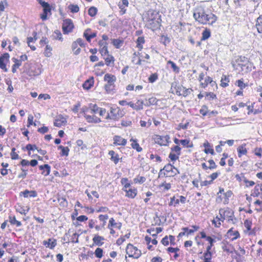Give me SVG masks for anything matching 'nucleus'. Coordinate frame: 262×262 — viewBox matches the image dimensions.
<instances>
[{
	"mask_svg": "<svg viewBox=\"0 0 262 262\" xmlns=\"http://www.w3.org/2000/svg\"><path fill=\"white\" fill-rule=\"evenodd\" d=\"M193 16L194 19L203 25H212L217 20V16L213 14H206L202 6H197L193 10Z\"/></svg>",
	"mask_w": 262,
	"mask_h": 262,
	"instance_id": "1",
	"label": "nucleus"
},
{
	"mask_svg": "<svg viewBox=\"0 0 262 262\" xmlns=\"http://www.w3.org/2000/svg\"><path fill=\"white\" fill-rule=\"evenodd\" d=\"M146 19V26L152 30L158 28L161 21L159 13L153 10L148 11Z\"/></svg>",
	"mask_w": 262,
	"mask_h": 262,
	"instance_id": "2",
	"label": "nucleus"
},
{
	"mask_svg": "<svg viewBox=\"0 0 262 262\" xmlns=\"http://www.w3.org/2000/svg\"><path fill=\"white\" fill-rule=\"evenodd\" d=\"M104 81L107 82L105 85V89L107 93H110L114 90V82L116 80V78L114 75L106 74L104 77Z\"/></svg>",
	"mask_w": 262,
	"mask_h": 262,
	"instance_id": "3",
	"label": "nucleus"
},
{
	"mask_svg": "<svg viewBox=\"0 0 262 262\" xmlns=\"http://www.w3.org/2000/svg\"><path fill=\"white\" fill-rule=\"evenodd\" d=\"M126 253L130 257L138 258L141 255V252L136 247L128 244L126 248Z\"/></svg>",
	"mask_w": 262,
	"mask_h": 262,
	"instance_id": "4",
	"label": "nucleus"
},
{
	"mask_svg": "<svg viewBox=\"0 0 262 262\" xmlns=\"http://www.w3.org/2000/svg\"><path fill=\"white\" fill-rule=\"evenodd\" d=\"M219 213L220 216H222L223 215L224 216L223 220L228 219L229 222H231L233 224H235L236 223V219L233 218L234 213L231 209L229 208H227L226 210L221 209L219 210Z\"/></svg>",
	"mask_w": 262,
	"mask_h": 262,
	"instance_id": "5",
	"label": "nucleus"
},
{
	"mask_svg": "<svg viewBox=\"0 0 262 262\" xmlns=\"http://www.w3.org/2000/svg\"><path fill=\"white\" fill-rule=\"evenodd\" d=\"M74 27L72 20L70 18L63 20L62 29L64 34H67L71 32Z\"/></svg>",
	"mask_w": 262,
	"mask_h": 262,
	"instance_id": "6",
	"label": "nucleus"
},
{
	"mask_svg": "<svg viewBox=\"0 0 262 262\" xmlns=\"http://www.w3.org/2000/svg\"><path fill=\"white\" fill-rule=\"evenodd\" d=\"M120 109L118 107H111L110 108V114L107 113L105 119L117 120L121 116L119 114Z\"/></svg>",
	"mask_w": 262,
	"mask_h": 262,
	"instance_id": "7",
	"label": "nucleus"
},
{
	"mask_svg": "<svg viewBox=\"0 0 262 262\" xmlns=\"http://www.w3.org/2000/svg\"><path fill=\"white\" fill-rule=\"evenodd\" d=\"M170 137L168 135L159 136L155 138V142L161 146H166L169 142Z\"/></svg>",
	"mask_w": 262,
	"mask_h": 262,
	"instance_id": "8",
	"label": "nucleus"
},
{
	"mask_svg": "<svg viewBox=\"0 0 262 262\" xmlns=\"http://www.w3.org/2000/svg\"><path fill=\"white\" fill-rule=\"evenodd\" d=\"M162 170H165L167 172H171L173 174L172 176L176 175L177 173H179V170L170 164L166 165L163 169L160 170L159 173V177H160L162 174Z\"/></svg>",
	"mask_w": 262,
	"mask_h": 262,
	"instance_id": "9",
	"label": "nucleus"
},
{
	"mask_svg": "<svg viewBox=\"0 0 262 262\" xmlns=\"http://www.w3.org/2000/svg\"><path fill=\"white\" fill-rule=\"evenodd\" d=\"M41 6L43 7V13L40 16L41 18L43 20L47 19V15L48 13L51 12V7L47 2H42Z\"/></svg>",
	"mask_w": 262,
	"mask_h": 262,
	"instance_id": "10",
	"label": "nucleus"
},
{
	"mask_svg": "<svg viewBox=\"0 0 262 262\" xmlns=\"http://www.w3.org/2000/svg\"><path fill=\"white\" fill-rule=\"evenodd\" d=\"M129 3L128 0H121L118 4V6L120 9V14L122 15L126 12V8L128 6Z\"/></svg>",
	"mask_w": 262,
	"mask_h": 262,
	"instance_id": "11",
	"label": "nucleus"
},
{
	"mask_svg": "<svg viewBox=\"0 0 262 262\" xmlns=\"http://www.w3.org/2000/svg\"><path fill=\"white\" fill-rule=\"evenodd\" d=\"M27 72L29 76H35L40 75L41 73V70L39 66L32 67Z\"/></svg>",
	"mask_w": 262,
	"mask_h": 262,
	"instance_id": "12",
	"label": "nucleus"
},
{
	"mask_svg": "<svg viewBox=\"0 0 262 262\" xmlns=\"http://www.w3.org/2000/svg\"><path fill=\"white\" fill-rule=\"evenodd\" d=\"M67 123V119L62 115H59L56 117L54 122V125L57 127H61Z\"/></svg>",
	"mask_w": 262,
	"mask_h": 262,
	"instance_id": "13",
	"label": "nucleus"
},
{
	"mask_svg": "<svg viewBox=\"0 0 262 262\" xmlns=\"http://www.w3.org/2000/svg\"><path fill=\"white\" fill-rule=\"evenodd\" d=\"M42 244L47 248L53 249L57 245V241L55 239L49 238L47 241H43Z\"/></svg>",
	"mask_w": 262,
	"mask_h": 262,
	"instance_id": "14",
	"label": "nucleus"
},
{
	"mask_svg": "<svg viewBox=\"0 0 262 262\" xmlns=\"http://www.w3.org/2000/svg\"><path fill=\"white\" fill-rule=\"evenodd\" d=\"M114 144L117 145L124 146L126 144L127 141L126 139L122 138L119 136H115L113 138Z\"/></svg>",
	"mask_w": 262,
	"mask_h": 262,
	"instance_id": "15",
	"label": "nucleus"
},
{
	"mask_svg": "<svg viewBox=\"0 0 262 262\" xmlns=\"http://www.w3.org/2000/svg\"><path fill=\"white\" fill-rule=\"evenodd\" d=\"M233 228H231L230 229L227 233V236L228 237H231L232 236H233L231 240L234 241L239 237L240 234L238 231H233Z\"/></svg>",
	"mask_w": 262,
	"mask_h": 262,
	"instance_id": "16",
	"label": "nucleus"
},
{
	"mask_svg": "<svg viewBox=\"0 0 262 262\" xmlns=\"http://www.w3.org/2000/svg\"><path fill=\"white\" fill-rule=\"evenodd\" d=\"M20 195H23L25 198L32 197L35 198L37 196V193L36 191L34 190L29 191L28 190H25L24 191L20 192Z\"/></svg>",
	"mask_w": 262,
	"mask_h": 262,
	"instance_id": "17",
	"label": "nucleus"
},
{
	"mask_svg": "<svg viewBox=\"0 0 262 262\" xmlns=\"http://www.w3.org/2000/svg\"><path fill=\"white\" fill-rule=\"evenodd\" d=\"M104 239H105L103 236H100L98 234L95 235L93 238V241L94 243L99 247L101 246L103 244V241Z\"/></svg>",
	"mask_w": 262,
	"mask_h": 262,
	"instance_id": "18",
	"label": "nucleus"
},
{
	"mask_svg": "<svg viewBox=\"0 0 262 262\" xmlns=\"http://www.w3.org/2000/svg\"><path fill=\"white\" fill-rule=\"evenodd\" d=\"M126 192V196L132 199L134 198L137 193V190L135 188H130L128 189H124Z\"/></svg>",
	"mask_w": 262,
	"mask_h": 262,
	"instance_id": "19",
	"label": "nucleus"
},
{
	"mask_svg": "<svg viewBox=\"0 0 262 262\" xmlns=\"http://www.w3.org/2000/svg\"><path fill=\"white\" fill-rule=\"evenodd\" d=\"M257 30L259 33L262 34V14L260 15L256 19V23L255 25ZM262 37V35H261Z\"/></svg>",
	"mask_w": 262,
	"mask_h": 262,
	"instance_id": "20",
	"label": "nucleus"
},
{
	"mask_svg": "<svg viewBox=\"0 0 262 262\" xmlns=\"http://www.w3.org/2000/svg\"><path fill=\"white\" fill-rule=\"evenodd\" d=\"M40 170H42V174L47 176L50 172V166L48 164H45L39 166Z\"/></svg>",
	"mask_w": 262,
	"mask_h": 262,
	"instance_id": "21",
	"label": "nucleus"
},
{
	"mask_svg": "<svg viewBox=\"0 0 262 262\" xmlns=\"http://www.w3.org/2000/svg\"><path fill=\"white\" fill-rule=\"evenodd\" d=\"M122 227V224L121 223H116L115 220L113 218H111L109 221L108 225V228L111 227H116L120 229Z\"/></svg>",
	"mask_w": 262,
	"mask_h": 262,
	"instance_id": "22",
	"label": "nucleus"
},
{
	"mask_svg": "<svg viewBox=\"0 0 262 262\" xmlns=\"http://www.w3.org/2000/svg\"><path fill=\"white\" fill-rule=\"evenodd\" d=\"M108 155L111 156V160L113 161L115 164H117L119 160V155L117 154H115L113 150H110L108 152Z\"/></svg>",
	"mask_w": 262,
	"mask_h": 262,
	"instance_id": "23",
	"label": "nucleus"
},
{
	"mask_svg": "<svg viewBox=\"0 0 262 262\" xmlns=\"http://www.w3.org/2000/svg\"><path fill=\"white\" fill-rule=\"evenodd\" d=\"M259 190L262 191V184L257 185L255 186L254 190L252 191L251 195L254 197H257L259 194Z\"/></svg>",
	"mask_w": 262,
	"mask_h": 262,
	"instance_id": "24",
	"label": "nucleus"
},
{
	"mask_svg": "<svg viewBox=\"0 0 262 262\" xmlns=\"http://www.w3.org/2000/svg\"><path fill=\"white\" fill-rule=\"evenodd\" d=\"M130 141L133 142L131 144V146L133 148L136 149L138 152H141L142 150V148L141 147L139 144L137 143V140L132 138Z\"/></svg>",
	"mask_w": 262,
	"mask_h": 262,
	"instance_id": "25",
	"label": "nucleus"
},
{
	"mask_svg": "<svg viewBox=\"0 0 262 262\" xmlns=\"http://www.w3.org/2000/svg\"><path fill=\"white\" fill-rule=\"evenodd\" d=\"M143 102H141L139 105L135 104L132 102H129L127 103V105L130 106L132 108L136 110H140L143 109Z\"/></svg>",
	"mask_w": 262,
	"mask_h": 262,
	"instance_id": "26",
	"label": "nucleus"
},
{
	"mask_svg": "<svg viewBox=\"0 0 262 262\" xmlns=\"http://www.w3.org/2000/svg\"><path fill=\"white\" fill-rule=\"evenodd\" d=\"M236 62L241 66H245V63L248 62V58L245 56H239L236 60Z\"/></svg>",
	"mask_w": 262,
	"mask_h": 262,
	"instance_id": "27",
	"label": "nucleus"
},
{
	"mask_svg": "<svg viewBox=\"0 0 262 262\" xmlns=\"http://www.w3.org/2000/svg\"><path fill=\"white\" fill-rule=\"evenodd\" d=\"M221 86L225 88L228 85V83L229 82V77L226 76V75H223L222 77V79L221 80Z\"/></svg>",
	"mask_w": 262,
	"mask_h": 262,
	"instance_id": "28",
	"label": "nucleus"
},
{
	"mask_svg": "<svg viewBox=\"0 0 262 262\" xmlns=\"http://www.w3.org/2000/svg\"><path fill=\"white\" fill-rule=\"evenodd\" d=\"M192 228L193 229H189L187 227H184L182 228V230L184 231L185 232H187V235H188L193 233L195 231H197L199 228L198 226H193Z\"/></svg>",
	"mask_w": 262,
	"mask_h": 262,
	"instance_id": "29",
	"label": "nucleus"
},
{
	"mask_svg": "<svg viewBox=\"0 0 262 262\" xmlns=\"http://www.w3.org/2000/svg\"><path fill=\"white\" fill-rule=\"evenodd\" d=\"M72 49L75 55L79 54L81 52V49L80 48H78V45L77 44V42H75V41L72 44Z\"/></svg>",
	"mask_w": 262,
	"mask_h": 262,
	"instance_id": "30",
	"label": "nucleus"
},
{
	"mask_svg": "<svg viewBox=\"0 0 262 262\" xmlns=\"http://www.w3.org/2000/svg\"><path fill=\"white\" fill-rule=\"evenodd\" d=\"M89 108L91 110V113H98L100 107H99L96 104H92L91 103L89 105Z\"/></svg>",
	"mask_w": 262,
	"mask_h": 262,
	"instance_id": "31",
	"label": "nucleus"
},
{
	"mask_svg": "<svg viewBox=\"0 0 262 262\" xmlns=\"http://www.w3.org/2000/svg\"><path fill=\"white\" fill-rule=\"evenodd\" d=\"M93 84V81L92 80H87L83 84L82 86L84 89L89 90L91 88Z\"/></svg>",
	"mask_w": 262,
	"mask_h": 262,
	"instance_id": "32",
	"label": "nucleus"
},
{
	"mask_svg": "<svg viewBox=\"0 0 262 262\" xmlns=\"http://www.w3.org/2000/svg\"><path fill=\"white\" fill-rule=\"evenodd\" d=\"M167 64H169L171 66V68L173 70V71L176 73H178L180 71V68L176 65V64L171 60H169L167 62Z\"/></svg>",
	"mask_w": 262,
	"mask_h": 262,
	"instance_id": "33",
	"label": "nucleus"
},
{
	"mask_svg": "<svg viewBox=\"0 0 262 262\" xmlns=\"http://www.w3.org/2000/svg\"><path fill=\"white\" fill-rule=\"evenodd\" d=\"M9 222L12 225H16L17 227L21 226V223L17 221L14 216H9Z\"/></svg>",
	"mask_w": 262,
	"mask_h": 262,
	"instance_id": "34",
	"label": "nucleus"
},
{
	"mask_svg": "<svg viewBox=\"0 0 262 262\" xmlns=\"http://www.w3.org/2000/svg\"><path fill=\"white\" fill-rule=\"evenodd\" d=\"M160 41L161 43L166 46L170 42V39L167 36L163 35L161 36Z\"/></svg>",
	"mask_w": 262,
	"mask_h": 262,
	"instance_id": "35",
	"label": "nucleus"
},
{
	"mask_svg": "<svg viewBox=\"0 0 262 262\" xmlns=\"http://www.w3.org/2000/svg\"><path fill=\"white\" fill-rule=\"evenodd\" d=\"M210 36V31L209 29H205L202 33V40L207 39Z\"/></svg>",
	"mask_w": 262,
	"mask_h": 262,
	"instance_id": "36",
	"label": "nucleus"
},
{
	"mask_svg": "<svg viewBox=\"0 0 262 262\" xmlns=\"http://www.w3.org/2000/svg\"><path fill=\"white\" fill-rule=\"evenodd\" d=\"M103 252L101 248H97L94 252V254L97 258H100L103 256Z\"/></svg>",
	"mask_w": 262,
	"mask_h": 262,
	"instance_id": "37",
	"label": "nucleus"
},
{
	"mask_svg": "<svg viewBox=\"0 0 262 262\" xmlns=\"http://www.w3.org/2000/svg\"><path fill=\"white\" fill-rule=\"evenodd\" d=\"M97 13V9L95 7H91L88 10V14L92 17L95 16Z\"/></svg>",
	"mask_w": 262,
	"mask_h": 262,
	"instance_id": "38",
	"label": "nucleus"
},
{
	"mask_svg": "<svg viewBox=\"0 0 262 262\" xmlns=\"http://www.w3.org/2000/svg\"><path fill=\"white\" fill-rule=\"evenodd\" d=\"M145 42L144 38L143 37H139L137 40V47L140 50L142 49V44Z\"/></svg>",
	"mask_w": 262,
	"mask_h": 262,
	"instance_id": "39",
	"label": "nucleus"
},
{
	"mask_svg": "<svg viewBox=\"0 0 262 262\" xmlns=\"http://www.w3.org/2000/svg\"><path fill=\"white\" fill-rule=\"evenodd\" d=\"M237 151L238 155L239 157H241L243 155H246L247 152L246 148L243 146H239L237 148Z\"/></svg>",
	"mask_w": 262,
	"mask_h": 262,
	"instance_id": "40",
	"label": "nucleus"
},
{
	"mask_svg": "<svg viewBox=\"0 0 262 262\" xmlns=\"http://www.w3.org/2000/svg\"><path fill=\"white\" fill-rule=\"evenodd\" d=\"M54 38L55 39H58L60 40H62V34L60 31L56 30L54 32L53 35Z\"/></svg>",
	"mask_w": 262,
	"mask_h": 262,
	"instance_id": "41",
	"label": "nucleus"
},
{
	"mask_svg": "<svg viewBox=\"0 0 262 262\" xmlns=\"http://www.w3.org/2000/svg\"><path fill=\"white\" fill-rule=\"evenodd\" d=\"M212 253L211 252H206L204 254V262H210Z\"/></svg>",
	"mask_w": 262,
	"mask_h": 262,
	"instance_id": "42",
	"label": "nucleus"
},
{
	"mask_svg": "<svg viewBox=\"0 0 262 262\" xmlns=\"http://www.w3.org/2000/svg\"><path fill=\"white\" fill-rule=\"evenodd\" d=\"M69 8L72 13H77L79 11V8L77 5H70Z\"/></svg>",
	"mask_w": 262,
	"mask_h": 262,
	"instance_id": "43",
	"label": "nucleus"
},
{
	"mask_svg": "<svg viewBox=\"0 0 262 262\" xmlns=\"http://www.w3.org/2000/svg\"><path fill=\"white\" fill-rule=\"evenodd\" d=\"M108 219V216L107 215H102L101 214L99 216V219L103 222L102 227H104L106 224V221Z\"/></svg>",
	"mask_w": 262,
	"mask_h": 262,
	"instance_id": "44",
	"label": "nucleus"
},
{
	"mask_svg": "<svg viewBox=\"0 0 262 262\" xmlns=\"http://www.w3.org/2000/svg\"><path fill=\"white\" fill-rule=\"evenodd\" d=\"M52 50V48L50 46L47 45L46 47V50L44 52L45 55L46 57L51 56L52 55V53L51 52Z\"/></svg>",
	"mask_w": 262,
	"mask_h": 262,
	"instance_id": "45",
	"label": "nucleus"
},
{
	"mask_svg": "<svg viewBox=\"0 0 262 262\" xmlns=\"http://www.w3.org/2000/svg\"><path fill=\"white\" fill-rule=\"evenodd\" d=\"M208 111L207 106L205 105H203L202 108L200 110V113L202 114L203 116H205L208 114Z\"/></svg>",
	"mask_w": 262,
	"mask_h": 262,
	"instance_id": "46",
	"label": "nucleus"
},
{
	"mask_svg": "<svg viewBox=\"0 0 262 262\" xmlns=\"http://www.w3.org/2000/svg\"><path fill=\"white\" fill-rule=\"evenodd\" d=\"M179 204V200L176 199L174 196L170 198V202L169 203V206L173 205L174 207Z\"/></svg>",
	"mask_w": 262,
	"mask_h": 262,
	"instance_id": "47",
	"label": "nucleus"
},
{
	"mask_svg": "<svg viewBox=\"0 0 262 262\" xmlns=\"http://www.w3.org/2000/svg\"><path fill=\"white\" fill-rule=\"evenodd\" d=\"M112 43L117 48H119L121 44L122 43V41L119 39H114L112 40Z\"/></svg>",
	"mask_w": 262,
	"mask_h": 262,
	"instance_id": "48",
	"label": "nucleus"
},
{
	"mask_svg": "<svg viewBox=\"0 0 262 262\" xmlns=\"http://www.w3.org/2000/svg\"><path fill=\"white\" fill-rule=\"evenodd\" d=\"M146 181V178L144 177L140 176L134 179L135 183H139L140 184L143 183Z\"/></svg>",
	"mask_w": 262,
	"mask_h": 262,
	"instance_id": "49",
	"label": "nucleus"
},
{
	"mask_svg": "<svg viewBox=\"0 0 262 262\" xmlns=\"http://www.w3.org/2000/svg\"><path fill=\"white\" fill-rule=\"evenodd\" d=\"M243 181L246 184L247 187L252 186L255 184L254 181L248 180L245 177H243Z\"/></svg>",
	"mask_w": 262,
	"mask_h": 262,
	"instance_id": "50",
	"label": "nucleus"
},
{
	"mask_svg": "<svg viewBox=\"0 0 262 262\" xmlns=\"http://www.w3.org/2000/svg\"><path fill=\"white\" fill-rule=\"evenodd\" d=\"M33 35L34 36L33 37H29L27 38V43L28 46H30V44L31 42H33L34 40H37V38L36 37V36L37 35V33L34 32Z\"/></svg>",
	"mask_w": 262,
	"mask_h": 262,
	"instance_id": "51",
	"label": "nucleus"
},
{
	"mask_svg": "<svg viewBox=\"0 0 262 262\" xmlns=\"http://www.w3.org/2000/svg\"><path fill=\"white\" fill-rule=\"evenodd\" d=\"M171 150L172 151L175 152L178 156L181 155V148L178 145L171 147Z\"/></svg>",
	"mask_w": 262,
	"mask_h": 262,
	"instance_id": "52",
	"label": "nucleus"
},
{
	"mask_svg": "<svg viewBox=\"0 0 262 262\" xmlns=\"http://www.w3.org/2000/svg\"><path fill=\"white\" fill-rule=\"evenodd\" d=\"M15 148L13 147L12 148V151L11 153V158L13 160L18 159L19 158V156L15 152Z\"/></svg>",
	"mask_w": 262,
	"mask_h": 262,
	"instance_id": "53",
	"label": "nucleus"
},
{
	"mask_svg": "<svg viewBox=\"0 0 262 262\" xmlns=\"http://www.w3.org/2000/svg\"><path fill=\"white\" fill-rule=\"evenodd\" d=\"M158 79V75L157 74H151L149 77L148 78V80L149 82L153 83Z\"/></svg>",
	"mask_w": 262,
	"mask_h": 262,
	"instance_id": "54",
	"label": "nucleus"
},
{
	"mask_svg": "<svg viewBox=\"0 0 262 262\" xmlns=\"http://www.w3.org/2000/svg\"><path fill=\"white\" fill-rule=\"evenodd\" d=\"M26 148L27 150H28L29 151L34 150L35 149L37 150V149H38V148L37 147L36 145H35V144L32 145L31 144H27L26 146Z\"/></svg>",
	"mask_w": 262,
	"mask_h": 262,
	"instance_id": "55",
	"label": "nucleus"
},
{
	"mask_svg": "<svg viewBox=\"0 0 262 262\" xmlns=\"http://www.w3.org/2000/svg\"><path fill=\"white\" fill-rule=\"evenodd\" d=\"M237 84V86L241 88V90H243L246 86V84L244 83L243 79H239L236 81Z\"/></svg>",
	"mask_w": 262,
	"mask_h": 262,
	"instance_id": "56",
	"label": "nucleus"
},
{
	"mask_svg": "<svg viewBox=\"0 0 262 262\" xmlns=\"http://www.w3.org/2000/svg\"><path fill=\"white\" fill-rule=\"evenodd\" d=\"M12 60L14 62V64H13L14 67H17V68H18L21 65V62L20 61L16 58H12Z\"/></svg>",
	"mask_w": 262,
	"mask_h": 262,
	"instance_id": "57",
	"label": "nucleus"
},
{
	"mask_svg": "<svg viewBox=\"0 0 262 262\" xmlns=\"http://www.w3.org/2000/svg\"><path fill=\"white\" fill-rule=\"evenodd\" d=\"M206 97L208 98L209 100H213L214 99L216 98V95L213 93L209 92V93H205Z\"/></svg>",
	"mask_w": 262,
	"mask_h": 262,
	"instance_id": "58",
	"label": "nucleus"
},
{
	"mask_svg": "<svg viewBox=\"0 0 262 262\" xmlns=\"http://www.w3.org/2000/svg\"><path fill=\"white\" fill-rule=\"evenodd\" d=\"M168 157L172 161H175L179 159V156L177 154L170 152L169 155Z\"/></svg>",
	"mask_w": 262,
	"mask_h": 262,
	"instance_id": "59",
	"label": "nucleus"
},
{
	"mask_svg": "<svg viewBox=\"0 0 262 262\" xmlns=\"http://www.w3.org/2000/svg\"><path fill=\"white\" fill-rule=\"evenodd\" d=\"M251 225H252V223L251 221H250L248 220H246V221H245L244 226L248 230H251Z\"/></svg>",
	"mask_w": 262,
	"mask_h": 262,
	"instance_id": "60",
	"label": "nucleus"
},
{
	"mask_svg": "<svg viewBox=\"0 0 262 262\" xmlns=\"http://www.w3.org/2000/svg\"><path fill=\"white\" fill-rule=\"evenodd\" d=\"M181 88L184 87L182 86H178L174 88L176 89V94L178 96L182 95L183 90L181 89Z\"/></svg>",
	"mask_w": 262,
	"mask_h": 262,
	"instance_id": "61",
	"label": "nucleus"
},
{
	"mask_svg": "<svg viewBox=\"0 0 262 262\" xmlns=\"http://www.w3.org/2000/svg\"><path fill=\"white\" fill-rule=\"evenodd\" d=\"M69 148L68 147L62 148L61 150V155L62 156H68L69 155Z\"/></svg>",
	"mask_w": 262,
	"mask_h": 262,
	"instance_id": "62",
	"label": "nucleus"
},
{
	"mask_svg": "<svg viewBox=\"0 0 262 262\" xmlns=\"http://www.w3.org/2000/svg\"><path fill=\"white\" fill-rule=\"evenodd\" d=\"M79 236V234H77L76 233H74L73 234L72 237V242L78 243L79 242V241H78Z\"/></svg>",
	"mask_w": 262,
	"mask_h": 262,
	"instance_id": "63",
	"label": "nucleus"
},
{
	"mask_svg": "<svg viewBox=\"0 0 262 262\" xmlns=\"http://www.w3.org/2000/svg\"><path fill=\"white\" fill-rule=\"evenodd\" d=\"M48 127L46 126H43L38 129V132L41 134H45L48 132Z\"/></svg>",
	"mask_w": 262,
	"mask_h": 262,
	"instance_id": "64",
	"label": "nucleus"
}]
</instances>
